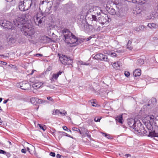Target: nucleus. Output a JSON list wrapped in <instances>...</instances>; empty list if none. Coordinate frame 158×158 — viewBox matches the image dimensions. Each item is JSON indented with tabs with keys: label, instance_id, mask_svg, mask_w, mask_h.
Segmentation results:
<instances>
[{
	"label": "nucleus",
	"instance_id": "nucleus-52",
	"mask_svg": "<svg viewBox=\"0 0 158 158\" xmlns=\"http://www.w3.org/2000/svg\"><path fill=\"white\" fill-rule=\"evenodd\" d=\"M21 152L24 153H25L26 152V150L25 149H23L21 150Z\"/></svg>",
	"mask_w": 158,
	"mask_h": 158
},
{
	"label": "nucleus",
	"instance_id": "nucleus-31",
	"mask_svg": "<svg viewBox=\"0 0 158 158\" xmlns=\"http://www.w3.org/2000/svg\"><path fill=\"white\" fill-rule=\"evenodd\" d=\"M82 129H81V130H80L79 129H78V128H76L75 127H73L72 128V130L73 131H76L79 133L81 134H82L81 131H82Z\"/></svg>",
	"mask_w": 158,
	"mask_h": 158
},
{
	"label": "nucleus",
	"instance_id": "nucleus-17",
	"mask_svg": "<svg viewBox=\"0 0 158 158\" xmlns=\"http://www.w3.org/2000/svg\"><path fill=\"white\" fill-rule=\"evenodd\" d=\"M43 84V83L41 82H35L32 85V87L35 89H36L39 88L42 86Z\"/></svg>",
	"mask_w": 158,
	"mask_h": 158
},
{
	"label": "nucleus",
	"instance_id": "nucleus-18",
	"mask_svg": "<svg viewBox=\"0 0 158 158\" xmlns=\"http://www.w3.org/2000/svg\"><path fill=\"white\" fill-rule=\"evenodd\" d=\"M30 87V85L28 83H23L22 85L20 86V88L23 90H27Z\"/></svg>",
	"mask_w": 158,
	"mask_h": 158
},
{
	"label": "nucleus",
	"instance_id": "nucleus-13",
	"mask_svg": "<svg viewBox=\"0 0 158 158\" xmlns=\"http://www.w3.org/2000/svg\"><path fill=\"white\" fill-rule=\"evenodd\" d=\"M92 9L94 14H96L97 15H100L102 10L100 7L96 6H94L92 7Z\"/></svg>",
	"mask_w": 158,
	"mask_h": 158
},
{
	"label": "nucleus",
	"instance_id": "nucleus-9",
	"mask_svg": "<svg viewBox=\"0 0 158 158\" xmlns=\"http://www.w3.org/2000/svg\"><path fill=\"white\" fill-rule=\"evenodd\" d=\"M29 2H30V5L29 6H25L24 5V2L21 1L19 3V8L21 11H25L27 10L31 6L32 4L31 0H28Z\"/></svg>",
	"mask_w": 158,
	"mask_h": 158
},
{
	"label": "nucleus",
	"instance_id": "nucleus-44",
	"mask_svg": "<svg viewBox=\"0 0 158 158\" xmlns=\"http://www.w3.org/2000/svg\"><path fill=\"white\" fill-rule=\"evenodd\" d=\"M47 98L48 100L50 101L51 102H53L54 101L53 99L51 97H47Z\"/></svg>",
	"mask_w": 158,
	"mask_h": 158
},
{
	"label": "nucleus",
	"instance_id": "nucleus-34",
	"mask_svg": "<svg viewBox=\"0 0 158 158\" xmlns=\"http://www.w3.org/2000/svg\"><path fill=\"white\" fill-rule=\"evenodd\" d=\"M104 53H105L107 54L108 55H110L111 56L113 57H115L117 56L116 54L114 52H111L110 54L109 53H108L107 52H106V51H104Z\"/></svg>",
	"mask_w": 158,
	"mask_h": 158
},
{
	"label": "nucleus",
	"instance_id": "nucleus-35",
	"mask_svg": "<svg viewBox=\"0 0 158 158\" xmlns=\"http://www.w3.org/2000/svg\"><path fill=\"white\" fill-rule=\"evenodd\" d=\"M16 41V40L14 38H10V39L9 42L10 43H15Z\"/></svg>",
	"mask_w": 158,
	"mask_h": 158
},
{
	"label": "nucleus",
	"instance_id": "nucleus-38",
	"mask_svg": "<svg viewBox=\"0 0 158 158\" xmlns=\"http://www.w3.org/2000/svg\"><path fill=\"white\" fill-rule=\"evenodd\" d=\"M99 16V15H97L95 14L92 15V18L93 19L94 21V23H95V22H96L95 21H96L97 19L96 17L98 16Z\"/></svg>",
	"mask_w": 158,
	"mask_h": 158
},
{
	"label": "nucleus",
	"instance_id": "nucleus-32",
	"mask_svg": "<svg viewBox=\"0 0 158 158\" xmlns=\"http://www.w3.org/2000/svg\"><path fill=\"white\" fill-rule=\"evenodd\" d=\"M38 98H31L30 100V102L32 104H35L36 102H37Z\"/></svg>",
	"mask_w": 158,
	"mask_h": 158
},
{
	"label": "nucleus",
	"instance_id": "nucleus-21",
	"mask_svg": "<svg viewBox=\"0 0 158 158\" xmlns=\"http://www.w3.org/2000/svg\"><path fill=\"white\" fill-rule=\"evenodd\" d=\"M112 65L114 68L116 69H118L120 68V62H114Z\"/></svg>",
	"mask_w": 158,
	"mask_h": 158
},
{
	"label": "nucleus",
	"instance_id": "nucleus-36",
	"mask_svg": "<svg viewBox=\"0 0 158 158\" xmlns=\"http://www.w3.org/2000/svg\"><path fill=\"white\" fill-rule=\"evenodd\" d=\"M31 14L29 13L26 14L25 15L24 17L26 19H30L31 18Z\"/></svg>",
	"mask_w": 158,
	"mask_h": 158
},
{
	"label": "nucleus",
	"instance_id": "nucleus-3",
	"mask_svg": "<svg viewBox=\"0 0 158 158\" xmlns=\"http://www.w3.org/2000/svg\"><path fill=\"white\" fill-rule=\"evenodd\" d=\"M155 120L154 116L153 115H150L146 116L143 119V121L148 130H152Z\"/></svg>",
	"mask_w": 158,
	"mask_h": 158
},
{
	"label": "nucleus",
	"instance_id": "nucleus-29",
	"mask_svg": "<svg viewBox=\"0 0 158 158\" xmlns=\"http://www.w3.org/2000/svg\"><path fill=\"white\" fill-rule=\"evenodd\" d=\"M52 3L54 9L56 10L58 9L59 4L58 2H53Z\"/></svg>",
	"mask_w": 158,
	"mask_h": 158
},
{
	"label": "nucleus",
	"instance_id": "nucleus-45",
	"mask_svg": "<svg viewBox=\"0 0 158 158\" xmlns=\"http://www.w3.org/2000/svg\"><path fill=\"white\" fill-rule=\"evenodd\" d=\"M60 114H61L63 116H65L67 114V112L65 111H64L63 112H60Z\"/></svg>",
	"mask_w": 158,
	"mask_h": 158
},
{
	"label": "nucleus",
	"instance_id": "nucleus-43",
	"mask_svg": "<svg viewBox=\"0 0 158 158\" xmlns=\"http://www.w3.org/2000/svg\"><path fill=\"white\" fill-rule=\"evenodd\" d=\"M124 74L126 77H128L130 76V73L128 72L125 71L124 73Z\"/></svg>",
	"mask_w": 158,
	"mask_h": 158
},
{
	"label": "nucleus",
	"instance_id": "nucleus-46",
	"mask_svg": "<svg viewBox=\"0 0 158 158\" xmlns=\"http://www.w3.org/2000/svg\"><path fill=\"white\" fill-rule=\"evenodd\" d=\"M49 155L52 157H55L56 155V154L54 152H51L50 153Z\"/></svg>",
	"mask_w": 158,
	"mask_h": 158
},
{
	"label": "nucleus",
	"instance_id": "nucleus-14",
	"mask_svg": "<svg viewBox=\"0 0 158 158\" xmlns=\"http://www.w3.org/2000/svg\"><path fill=\"white\" fill-rule=\"evenodd\" d=\"M63 73V71H59L57 73L53 74L52 77L50 79L51 81H54L57 80L58 77L61 75Z\"/></svg>",
	"mask_w": 158,
	"mask_h": 158
},
{
	"label": "nucleus",
	"instance_id": "nucleus-41",
	"mask_svg": "<svg viewBox=\"0 0 158 158\" xmlns=\"http://www.w3.org/2000/svg\"><path fill=\"white\" fill-rule=\"evenodd\" d=\"M85 134L89 138H91L90 135L89 133V132L87 131H86L85 132Z\"/></svg>",
	"mask_w": 158,
	"mask_h": 158
},
{
	"label": "nucleus",
	"instance_id": "nucleus-56",
	"mask_svg": "<svg viewBox=\"0 0 158 158\" xmlns=\"http://www.w3.org/2000/svg\"><path fill=\"white\" fill-rule=\"evenodd\" d=\"M125 156H126L127 157H128L129 156H131V155L129 154H126L125 155Z\"/></svg>",
	"mask_w": 158,
	"mask_h": 158
},
{
	"label": "nucleus",
	"instance_id": "nucleus-20",
	"mask_svg": "<svg viewBox=\"0 0 158 158\" xmlns=\"http://www.w3.org/2000/svg\"><path fill=\"white\" fill-rule=\"evenodd\" d=\"M66 133L63 131H58L56 133V136H58V139H60L63 136H65Z\"/></svg>",
	"mask_w": 158,
	"mask_h": 158
},
{
	"label": "nucleus",
	"instance_id": "nucleus-27",
	"mask_svg": "<svg viewBox=\"0 0 158 158\" xmlns=\"http://www.w3.org/2000/svg\"><path fill=\"white\" fill-rule=\"evenodd\" d=\"M27 151L31 153V152L32 151H33L34 150H35V147L32 145L31 144H29V147H27Z\"/></svg>",
	"mask_w": 158,
	"mask_h": 158
},
{
	"label": "nucleus",
	"instance_id": "nucleus-15",
	"mask_svg": "<svg viewBox=\"0 0 158 158\" xmlns=\"http://www.w3.org/2000/svg\"><path fill=\"white\" fill-rule=\"evenodd\" d=\"M95 23H93V28L97 31H99L101 29V26L100 23L98 22H95Z\"/></svg>",
	"mask_w": 158,
	"mask_h": 158
},
{
	"label": "nucleus",
	"instance_id": "nucleus-4",
	"mask_svg": "<svg viewBox=\"0 0 158 158\" xmlns=\"http://www.w3.org/2000/svg\"><path fill=\"white\" fill-rule=\"evenodd\" d=\"M135 125L133 129L135 134H139L141 135H146L147 131L145 130L144 127L143 126L139 120H136Z\"/></svg>",
	"mask_w": 158,
	"mask_h": 158
},
{
	"label": "nucleus",
	"instance_id": "nucleus-5",
	"mask_svg": "<svg viewBox=\"0 0 158 158\" xmlns=\"http://www.w3.org/2000/svg\"><path fill=\"white\" fill-rule=\"evenodd\" d=\"M45 17H43V14L40 12H38L33 17L35 24L38 26L41 25L42 23L45 20Z\"/></svg>",
	"mask_w": 158,
	"mask_h": 158
},
{
	"label": "nucleus",
	"instance_id": "nucleus-54",
	"mask_svg": "<svg viewBox=\"0 0 158 158\" xmlns=\"http://www.w3.org/2000/svg\"><path fill=\"white\" fill-rule=\"evenodd\" d=\"M83 61H78V64H80V65H83Z\"/></svg>",
	"mask_w": 158,
	"mask_h": 158
},
{
	"label": "nucleus",
	"instance_id": "nucleus-10",
	"mask_svg": "<svg viewBox=\"0 0 158 158\" xmlns=\"http://www.w3.org/2000/svg\"><path fill=\"white\" fill-rule=\"evenodd\" d=\"M106 9L108 12L110 14L112 15H116L118 16H120V14H119V12H117L113 8L110 7L108 8V7L107 6Z\"/></svg>",
	"mask_w": 158,
	"mask_h": 158
},
{
	"label": "nucleus",
	"instance_id": "nucleus-48",
	"mask_svg": "<svg viewBox=\"0 0 158 158\" xmlns=\"http://www.w3.org/2000/svg\"><path fill=\"white\" fill-rule=\"evenodd\" d=\"M37 102H38L39 103H42L45 102L44 101H43L41 99H38L37 100Z\"/></svg>",
	"mask_w": 158,
	"mask_h": 158
},
{
	"label": "nucleus",
	"instance_id": "nucleus-24",
	"mask_svg": "<svg viewBox=\"0 0 158 158\" xmlns=\"http://www.w3.org/2000/svg\"><path fill=\"white\" fill-rule=\"evenodd\" d=\"M140 70L138 69H136L133 73V74L135 77L139 76L141 75Z\"/></svg>",
	"mask_w": 158,
	"mask_h": 158
},
{
	"label": "nucleus",
	"instance_id": "nucleus-12",
	"mask_svg": "<svg viewBox=\"0 0 158 158\" xmlns=\"http://www.w3.org/2000/svg\"><path fill=\"white\" fill-rule=\"evenodd\" d=\"M136 120H138L137 119H133L132 118H130L127 120V123L129 127L132 129L135 125Z\"/></svg>",
	"mask_w": 158,
	"mask_h": 158
},
{
	"label": "nucleus",
	"instance_id": "nucleus-25",
	"mask_svg": "<svg viewBox=\"0 0 158 158\" xmlns=\"http://www.w3.org/2000/svg\"><path fill=\"white\" fill-rule=\"evenodd\" d=\"M142 11V10L139 7L136 8L133 10L132 12L135 14H140Z\"/></svg>",
	"mask_w": 158,
	"mask_h": 158
},
{
	"label": "nucleus",
	"instance_id": "nucleus-28",
	"mask_svg": "<svg viewBox=\"0 0 158 158\" xmlns=\"http://www.w3.org/2000/svg\"><path fill=\"white\" fill-rule=\"evenodd\" d=\"M148 26L151 29L156 28L157 27V26L156 24L153 23H148Z\"/></svg>",
	"mask_w": 158,
	"mask_h": 158
},
{
	"label": "nucleus",
	"instance_id": "nucleus-23",
	"mask_svg": "<svg viewBox=\"0 0 158 158\" xmlns=\"http://www.w3.org/2000/svg\"><path fill=\"white\" fill-rule=\"evenodd\" d=\"M102 24H104L106 23L107 22H109V18H108V16L106 15H105V16H103L102 18Z\"/></svg>",
	"mask_w": 158,
	"mask_h": 158
},
{
	"label": "nucleus",
	"instance_id": "nucleus-55",
	"mask_svg": "<svg viewBox=\"0 0 158 158\" xmlns=\"http://www.w3.org/2000/svg\"><path fill=\"white\" fill-rule=\"evenodd\" d=\"M56 157L57 158H60L61 157V156L59 154H58L56 155Z\"/></svg>",
	"mask_w": 158,
	"mask_h": 158
},
{
	"label": "nucleus",
	"instance_id": "nucleus-7",
	"mask_svg": "<svg viewBox=\"0 0 158 158\" xmlns=\"http://www.w3.org/2000/svg\"><path fill=\"white\" fill-rule=\"evenodd\" d=\"M94 57L96 60H98L106 62L109 61V59L108 58L107 56L102 53L97 54Z\"/></svg>",
	"mask_w": 158,
	"mask_h": 158
},
{
	"label": "nucleus",
	"instance_id": "nucleus-61",
	"mask_svg": "<svg viewBox=\"0 0 158 158\" xmlns=\"http://www.w3.org/2000/svg\"><path fill=\"white\" fill-rule=\"evenodd\" d=\"M43 38L44 39H46V40H47L48 39H49V38L47 36H43Z\"/></svg>",
	"mask_w": 158,
	"mask_h": 158
},
{
	"label": "nucleus",
	"instance_id": "nucleus-51",
	"mask_svg": "<svg viewBox=\"0 0 158 158\" xmlns=\"http://www.w3.org/2000/svg\"><path fill=\"white\" fill-rule=\"evenodd\" d=\"M92 106H96V104L95 102H92Z\"/></svg>",
	"mask_w": 158,
	"mask_h": 158
},
{
	"label": "nucleus",
	"instance_id": "nucleus-64",
	"mask_svg": "<svg viewBox=\"0 0 158 158\" xmlns=\"http://www.w3.org/2000/svg\"><path fill=\"white\" fill-rule=\"evenodd\" d=\"M65 136H68V137H70V136L67 133H66V134Z\"/></svg>",
	"mask_w": 158,
	"mask_h": 158
},
{
	"label": "nucleus",
	"instance_id": "nucleus-58",
	"mask_svg": "<svg viewBox=\"0 0 158 158\" xmlns=\"http://www.w3.org/2000/svg\"><path fill=\"white\" fill-rule=\"evenodd\" d=\"M9 99H8L5 100L4 102H3V103L4 104H6V103L7 102L9 101Z\"/></svg>",
	"mask_w": 158,
	"mask_h": 158
},
{
	"label": "nucleus",
	"instance_id": "nucleus-37",
	"mask_svg": "<svg viewBox=\"0 0 158 158\" xmlns=\"http://www.w3.org/2000/svg\"><path fill=\"white\" fill-rule=\"evenodd\" d=\"M145 2V0H138L137 3L141 5H143L144 4Z\"/></svg>",
	"mask_w": 158,
	"mask_h": 158
},
{
	"label": "nucleus",
	"instance_id": "nucleus-2",
	"mask_svg": "<svg viewBox=\"0 0 158 158\" xmlns=\"http://www.w3.org/2000/svg\"><path fill=\"white\" fill-rule=\"evenodd\" d=\"M63 33L65 42L68 44H70V46H75L79 44L77 38L69 30L64 29Z\"/></svg>",
	"mask_w": 158,
	"mask_h": 158
},
{
	"label": "nucleus",
	"instance_id": "nucleus-50",
	"mask_svg": "<svg viewBox=\"0 0 158 158\" xmlns=\"http://www.w3.org/2000/svg\"><path fill=\"white\" fill-rule=\"evenodd\" d=\"M0 64H2L3 65H6L7 64V63L5 62L0 61Z\"/></svg>",
	"mask_w": 158,
	"mask_h": 158
},
{
	"label": "nucleus",
	"instance_id": "nucleus-42",
	"mask_svg": "<svg viewBox=\"0 0 158 158\" xmlns=\"http://www.w3.org/2000/svg\"><path fill=\"white\" fill-rule=\"evenodd\" d=\"M81 129H82V131H81L82 134H83L84 133H85L86 131H87V129H85V128H84V127L83 128H81V127L80 128L81 130Z\"/></svg>",
	"mask_w": 158,
	"mask_h": 158
},
{
	"label": "nucleus",
	"instance_id": "nucleus-62",
	"mask_svg": "<svg viewBox=\"0 0 158 158\" xmlns=\"http://www.w3.org/2000/svg\"><path fill=\"white\" fill-rule=\"evenodd\" d=\"M34 71H35V70H33L32 71V72H31V75H32V74L34 72Z\"/></svg>",
	"mask_w": 158,
	"mask_h": 158
},
{
	"label": "nucleus",
	"instance_id": "nucleus-33",
	"mask_svg": "<svg viewBox=\"0 0 158 158\" xmlns=\"http://www.w3.org/2000/svg\"><path fill=\"white\" fill-rule=\"evenodd\" d=\"M139 66H141L144 63V60L143 59H139L137 62Z\"/></svg>",
	"mask_w": 158,
	"mask_h": 158
},
{
	"label": "nucleus",
	"instance_id": "nucleus-39",
	"mask_svg": "<svg viewBox=\"0 0 158 158\" xmlns=\"http://www.w3.org/2000/svg\"><path fill=\"white\" fill-rule=\"evenodd\" d=\"M60 111L59 110H56L55 111H53L52 114L54 115H58L59 114H60Z\"/></svg>",
	"mask_w": 158,
	"mask_h": 158
},
{
	"label": "nucleus",
	"instance_id": "nucleus-49",
	"mask_svg": "<svg viewBox=\"0 0 158 158\" xmlns=\"http://www.w3.org/2000/svg\"><path fill=\"white\" fill-rule=\"evenodd\" d=\"M0 153L1 154H5L6 153V152L2 150H0Z\"/></svg>",
	"mask_w": 158,
	"mask_h": 158
},
{
	"label": "nucleus",
	"instance_id": "nucleus-16",
	"mask_svg": "<svg viewBox=\"0 0 158 158\" xmlns=\"http://www.w3.org/2000/svg\"><path fill=\"white\" fill-rule=\"evenodd\" d=\"M156 104V99L155 98H153L150 100L148 102V106L152 107Z\"/></svg>",
	"mask_w": 158,
	"mask_h": 158
},
{
	"label": "nucleus",
	"instance_id": "nucleus-8",
	"mask_svg": "<svg viewBox=\"0 0 158 158\" xmlns=\"http://www.w3.org/2000/svg\"><path fill=\"white\" fill-rule=\"evenodd\" d=\"M0 25L4 28L8 29H12V24L10 21L4 20L3 21L0 20Z\"/></svg>",
	"mask_w": 158,
	"mask_h": 158
},
{
	"label": "nucleus",
	"instance_id": "nucleus-60",
	"mask_svg": "<svg viewBox=\"0 0 158 158\" xmlns=\"http://www.w3.org/2000/svg\"><path fill=\"white\" fill-rule=\"evenodd\" d=\"M138 0H133V2L134 3H138Z\"/></svg>",
	"mask_w": 158,
	"mask_h": 158
},
{
	"label": "nucleus",
	"instance_id": "nucleus-47",
	"mask_svg": "<svg viewBox=\"0 0 158 158\" xmlns=\"http://www.w3.org/2000/svg\"><path fill=\"white\" fill-rule=\"evenodd\" d=\"M38 125L41 129L43 130L44 131H45V129L44 128L43 126H41L40 124H38Z\"/></svg>",
	"mask_w": 158,
	"mask_h": 158
},
{
	"label": "nucleus",
	"instance_id": "nucleus-26",
	"mask_svg": "<svg viewBox=\"0 0 158 158\" xmlns=\"http://www.w3.org/2000/svg\"><path fill=\"white\" fill-rule=\"evenodd\" d=\"M132 42L131 40H129L126 46L127 48L129 50H131L133 49V47L131 46Z\"/></svg>",
	"mask_w": 158,
	"mask_h": 158
},
{
	"label": "nucleus",
	"instance_id": "nucleus-11",
	"mask_svg": "<svg viewBox=\"0 0 158 158\" xmlns=\"http://www.w3.org/2000/svg\"><path fill=\"white\" fill-rule=\"evenodd\" d=\"M83 30L86 32H89L93 30V27L92 25H89L88 23H86L83 25Z\"/></svg>",
	"mask_w": 158,
	"mask_h": 158
},
{
	"label": "nucleus",
	"instance_id": "nucleus-59",
	"mask_svg": "<svg viewBox=\"0 0 158 158\" xmlns=\"http://www.w3.org/2000/svg\"><path fill=\"white\" fill-rule=\"evenodd\" d=\"M92 37L91 36L89 37L87 39H86L87 41L90 40L92 38Z\"/></svg>",
	"mask_w": 158,
	"mask_h": 158
},
{
	"label": "nucleus",
	"instance_id": "nucleus-40",
	"mask_svg": "<svg viewBox=\"0 0 158 158\" xmlns=\"http://www.w3.org/2000/svg\"><path fill=\"white\" fill-rule=\"evenodd\" d=\"M101 118V117H97L95 118L94 119V121L96 122H99Z\"/></svg>",
	"mask_w": 158,
	"mask_h": 158
},
{
	"label": "nucleus",
	"instance_id": "nucleus-6",
	"mask_svg": "<svg viewBox=\"0 0 158 158\" xmlns=\"http://www.w3.org/2000/svg\"><path fill=\"white\" fill-rule=\"evenodd\" d=\"M60 60L61 62L64 64L71 65L73 62L72 60L64 55H60Z\"/></svg>",
	"mask_w": 158,
	"mask_h": 158
},
{
	"label": "nucleus",
	"instance_id": "nucleus-1",
	"mask_svg": "<svg viewBox=\"0 0 158 158\" xmlns=\"http://www.w3.org/2000/svg\"><path fill=\"white\" fill-rule=\"evenodd\" d=\"M25 19L17 17L13 20L15 25L19 28L22 27L21 31L23 34L28 38L29 41L33 42L35 37L34 28L30 25H27L25 23Z\"/></svg>",
	"mask_w": 158,
	"mask_h": 158
},
{
	"label": "nucleus",
	"instance_id": "nucleus-63",
	"mask_svg": "<svg viewBox=\"0 0 158 158\" xmlns=\"http://www.w3.org/2000/svg\"><path fill=\"white\" fill-rule=\"evenodd\" d=\"M44 0L42 1H41L40 2V4H44Z\"/></svg>",
	"mask_w": 158,
	"mask_h": 158
},
{
	"label": "nucleus",
	"instance_id": "nucleus-30",
	"mask_svg": "<svg viewBox=\"0 0 158 158\" xmlns=\"http://www.w3.org/2000/svg\"><path fill=\"white\" fill-rule=\"evenodd\" d=\"M102 133L103 136H104L105 137H106L107 138H108V139H112V137L110 135L108 134L107 133Z\"/></svg>",
	"mask_w": 158,
	"mask_h": 158
},
{
	"label": "nucleus",
	"instance_id": "nucleus-57",
	"mask_svg": "<svg viewBox=\"0 0 158 158\" xmlns=\"http://www.w3.org/2000/svg\"><path fill=\"white\" fill-rule=\"evenodd\" d=\"M89 63H85V62H83V65H89Z\"/></svg>",
	"mask_w": 158,
	"mask_h": 158
},
{
	"label": "nucleus",
	"instance_id": "nucleus-22",
	"mask_svg": "<svg viewBox=\"0 0 158 158\" xmlns=\"http://www.w3.org/2000/svg\"><path fill=\"white\" fill-rule=\"evenodd\" d=\"M122 115H119L115 117V120L117 122H118L120 123H123V122Z\"/></svg>",
	"mask_w": 158,
	"mask_h": 158
},
{
	"label": "nucleus",
	"instance_id": "nucleus-19",
	"mask_svg": "<svg viewBox=\"0 0 158 158\" xmlns=\"http://www.w3.org/2000/svg\"><path fill=\"white\" fill-rule=\"evenodd\" d=\"M149 136L151 137H155V139L158 141V134L156 133L154 131L149 132Z\"/></svg>",
	"mask_w": 158,
	"mask_h": 158
},
{
	"label": "nucleus",
	"instance_id": "nucleus-53",
	"mask_svg": "<svg viewBox=\"0 0 158 158\" xmlns=\"http://www.w3.org/2000/svg\"><path fill=\"white\" fill-rule=\"evenodd\" d=\"M62 128L65 131H67V130L68 129L67 127L66 126H63Z\"/></svg>",
	"mask_w": 158,
	"mask_h": 158
}]
</instances>
